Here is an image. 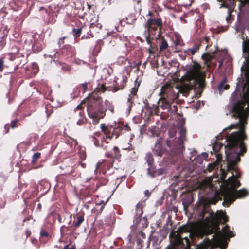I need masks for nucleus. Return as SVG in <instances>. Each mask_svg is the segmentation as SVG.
<instances>
[{"label": "nucleus", "instance_id": "nucleus-1", "mask_svg": "<svg viewBox=\"0 0 249 249\" xmlns=\"http://www.w3.org/2000/svg\"><path fill=\"white\" fill-rule=\"evenodd\" d=\"M245 61L241 67V76L237 79L238 82L234 92L231 95L229 104L227 106V115L238 119V122L231 124L229 127L223 130L222 134L216 137L217 142L213 146V151L217 153L223 146L218 141L225 137L226 144L225 153L227 160V169L232 171V175L227 180L228 186L223 191L224 202L223 204L228 206L236 199L243 197L248 194L244 189L236 191L235 188L240 186L236 179L241 173L236 164L240 161V156L246 152L243 142L246 136L243 127L247 124L249 114V51H243Z\"/></svg>", "mask_w": 249, "mask_h": 249}, {"label": "nucleus", "instance_id": "nucleus-2", "mask_svg": "<svg viewBox=\"0 0 249 249\" xmlns=\"http://www.w3.org/2000/svg\"><path fill=\"white\" fill-rule=\"evenodd\" d=\"M87 110L89 117L92 120V124L96 125L100 119L104 118L106 108L103 107L102 99L93 93L88 100Z\"/></svg>", "mask_w": 249, "mask_h": 249}, {"label": "nucleus", "instance_id": "nucleus-3", "mask_svg": "<svg viewBox=\"0 0 249 249\" xmlns=\"http://www.w3.org/2000/svg\"><path fill=\"white\" fill-rule=\"evenodd\" d=\"M179 136L177 141L172 142V138L176 135V131L174 129L169 131V139L167 140V145L171 149L173 153L176 154H180L184 149V142L186 141V128L183 124H181L179 127Z\"/></svg>", "mask_w": 249, "mask_h": 249}, {"label": "nucleus", "instance_id": "nucleus-4", "mask_svg": "<svg viewBox=\"0 0 249 249\" xmlns=\"http://www.w3.org/2000/svg\"><path fill=\"white\" fill-rule=\"evenodd\" d=\"M200 65L194 62L187 70L186 74L182 77V79L189 82V89L195 88L196 83H198L199 86L203 87L202 79L204 74L200 71Z\"/></svg>", "mask_w": 249, "mask_h": 249}, {"label": "nucleus", "instance_id": "nucleus-5", "mask_svg": "<svg viewBox=\"0 0 249 249\" xmlns=\"http://www.w3.org/2000/svg\"><path fill=\"white\" fill-rule=\"evenodd\" d=\"M142 206V202H139L136 206L133 228L138 229L140 231L139 235L144 238L145 237V234L141 230L147 226L148 222L145 217H141L143 213Z\"/></svg>", "mask_w": 249, "mask_h": 249}, {"label": "nucleus", "instance_id": "nucleus-6", "mask_svg": "<svg viewBox=\"0 0 249 249\" xmlns=\"http://www.w3.org/2000/svg\"><path fill=\"white\" fill-rule=\"evenodd\" d=\"M162 25L161 20L160 18L153 19L149 18L145 24L146 30L144 32V36L148 44L151 43L150 36L155 35L158 28H160Z\"/></svg>", "mask_w": 249, "mask_h": 249}, {"label": "nucleus", "instance_id": "nucleus-7", "mask_svg": "<svg viewBox=\"0 0 249 249\" xmlns=\"http://www.w3.org/2000/svg\"><path fill=\"white\" fill-rule=\"evenodd\" d=\"M177 97V95L171 89H167L165 91L162 90L161 97L159 99V106L163 109H169L171 104Z\"/></svg>", "mask_w": 249, "mask_h": 249}, {"label": "nucleus", "instance_id": "nucleus-8", "mask_svg": "<svg viewBox=\"0 0 249 249\" xmlns=\"http://www.w3.org/2000/svg\"><path fill=\"white\" fill-rule=\"evenodd\" d=\"M222 232L218 231L217 234H215L213 236L212 239L213 240V243L217 246H220L221 249H225L227 246V243L225 242H223L225 237L234 236L233 232L230 230V227L228 225L224 226L222 228Z\"/></svg>", "mask_w": 249, "mask_h": 249}, {"label": "nucleus", "instance_id": "nucleus-9", "mask_svg": "<svg viewBox=\"0 0 249 249\" xmlns=\"http://www.w3.org/2000/svg\"><path fill=\"white\" fill-rule=\"evenodd\" d=\"M205 211L204 207L202 210V212L200 213V216L202 219L205 218L208 221H215L218 222V221H222L223 223L226 222L228 220V217L226 215L225 212L220 211L215 213L214 212H211L208 213V216H205Z\"/></svg>", "mask_w": 249, "mask_h": 249}, {"label": "nucleus", "instance_id": "nucleus-10", "mask_svg": "<svg viewBox=\"0 0 249 249\" xmlns=\"http://www.w3.org/2000/svg\"><path fill=\"white\" fill-rule=\"evenodd\" d=\"M188 231V228L185 225L180 227L178 229L177 240L178 244L183 245L184 246L189 247L190 243V239L192 238V234L191 233H188L189 238H188V236H184L182 234L183 232H185Z\"/></svg>", "mask_w": 249, "mask_h": 249}, {"label": "nucleus", "instance_id": "nucleus-11", "mask_svg": "<svg viewBox=\"0 0 249 249\" xmlns=\"http://www.w3.org/2000/svg\"><path fill=\"white\" fill-rule=\"evenodd\" d=\"M129 74V72L127 70H125L118 74L115 78L114 85L117 90L122 89L125 86Z\"/></svg>", "mask_w": 249, "mask_h": 249}, {"label": "nucleus", "instance_id": "nucleus-12", "mask_svg": "<svg viewBox=\"0 0 249 249\" xmlns=\"http://www.w3.org/2000/svg\"><path fill=\"white\" fill-rule=\"evenodd\" d=\"M100 128L102 131L105 135L106 138L111 140L114 135H115V138L117 139L119 137V134L114 131L111 134V128L107 126L105 124H100ZM102 143L105 140V137H101Z\"/></svg>", "mask_w": 249, "mask_h": 249}, {"label": "nucleus", "instance_id": "nucleus-13", "mask_svg": "<svg viewBox=\"0 0 249 249\" xmlns=\"http://www.w3.org/2000/svg\"><path fill=\"white\" fill-rule=\"evenodd\" d=\"M66 37L60 38L58 42V44L61 49L62 53L64 54L66 53V55H69L73 53L74 50L73 47L70 45H65L61 47V45L64 43V39Z\"/></svg>", "mask_w": 249, "mask_h": 249}, {"label": "nucleus", "instance_id": "nucleus-14", "mask_svg": "<svg viewBox=\"0 0 249 249\" xmlns=\"http://www.w3.org/2000/svg\"><path fill=\"white\" fill-rule=\"evenodd\" d=\"M154 154L158 157H162L164 153V149L161 145L160 138L158 139L152 150Z\"/></svg>", "mask_w": 249, "mask_h": 249}, {"label": "nucleus", "instance_id": "nucleus-15", "mask_svg": "<svg viewBox=\"0 0 249 249\" xmlns=\"http://www.w3.org/2000/svg\"><path fill=\"white\" fill-rule=\"evenodd\" d=\"M138 85L137 87H134L131 89L130 90V94L129 95V97L127 99V106L128 110H130L132 105V99L134 98L135 96H136V94L138 91V87L139 86Z\"/></svg>", "mask_w": 249, "mask_h": 249}, {"label": "nucleus", "instance_id": "nucleus-16", "mask_svg": "<svg viewBox=\"0 0 249 249\" xmlns=\"http://www.w3.org/2000/svg\"><path fill=\"white\" fill-rule=\"evenodd\" d=\"M200 49L199 44H194L192 47L188 48L184 51V53L187 55H193Z\"/></svg>", "mask_w": 249, "mask_h": 249}, {"label": "nucleus", "instance_id": "nucleus-17", "mask_svg": "<svg viewBox=\"0 0 249 249\" xmlns=\"http://www.w3.org/2000/svg\"><path fill=\"white\" fill-rule=\"evenodd\" d=\"M87 89V83H85L81 84L78 86L77 87L74 89V97H76L79 95L81 90L82 93H84Z\"/></svg>", "mask_w": 249, "mask_h": 249}, {"label": "nucleus", "instance_id": "nucleus-18", "mask_svg": "<svg viewBox=\"0 0 249 249\" xmlns=\"http://www.w3.org/2000/svg\"><path fill=\"white\" fill-rule=\"evenodd\" d=\"M226 79L224 78L218 85V90L221 94L224 90H227L229 88V85L226 83Z\"/></svg>", "mask_w": 249, "mask_h": 249}, {"label": "nucleus", "instance_id": "nucleus-19", "mask_svg": "<svg viewBox=\"0 0 249 249\" xmlns=\"http://www.w3.org/2000/svg\"><path fill=\"white\" fill-rule=\"evenodd\" d=\"M84 220V217L83 215H77L73 222L72 226L76 229L80 226Z\"/></svg>", "mask_w": 249, "mask_h": 249}, {"label": "nucleus", "instance_id": "nucleus-20", "mask_svg": "<svg viewBox=\"0 0 249 249\" xmlns=\"http://www.w3.org/2000/svg\"><path fill=\"white\" fill-rule=\"evenodd\" d=\"M213 55V54H211L209 53H205L202 55V58L207 67H210L209 62L212 60Z\"/></svg>", "mask_w": 249, "mask_h": 249}, {"label": "nucleus", "instance_id": "nucleus-21", "mask_svg": "<svg viewBox=\"0 0 249 249\" xmlns=\"http://www.w3.org/2000/svg\"><path fill=\"white\" fill-rule=\"evenodd\" d=\"M157 171L155 167L153 164L151 165H148L147 168V174L149 176L154 178L157 176Z\"/></svg>", "mask_w": 249, "mask_h": 249}, {"label": "nucleus", "instance_id": "nucleus-22", "mask_svg": "<svg viewBox=\"0 0 249 249\" xmlns=\"http://www.w3.org/2000/svg\"><path fill=\"white\" fill-rule=\"evenodd\" d=\"M101 134L100 132H96L94 133V136H92L91 137V141L93 142L94 145L96 147L99 146V142L96 137H101Z\"/></svg>", "mask_w": 249, "mask_h": 249}, {"label": "nucleus", "instance_id": "nucleus-23", "mask_svg": "<svg viewBox=\"0 0 249 249\" xmlns=\"http://www.w3.org/2000/svg\"><path fill=\"white\" fill-rule=\"evenodd\" d=\"M191 153L192 154H196V151L192 152ZM190 160H191L192 161L196 160H197L196 162H197L199 163H202L203 162L202 159L201 157H200V156H199V155H197V156H196L195 155H194V156L193 155L192 156H191L190 157Z\"/></svg>", "mask_w": 249, "mask_h": 249}, {"label": "nucleus", "instance_id": "nucleus-24", "mask_svg": "<svg viewBox=\"0 0 249 249\" xmlns=\"http://www.w3.org/2000/svg\"><path fill=\"white\" fill-rule=\"evenodd\" d=\"M145 159L148 165H151L153 164L154 159L152 155L150 153L146 154Z\"/></svg>", "mask_w": 249, "mask_h": 249}, {"label": "nucleus", "instance_id": "nucleus-25", "mask_svg": "<svg viewBox=\"0 0 249 249\" xmlns=\"http://www.w3.org/2000/svg\"><path fill=\"white\" fill-rule=\"evenodd\" d=\"M81 105H78L77 107L74 110V112L75 114H78L80 118H84L83 114L84 112L81 109Z\"/></svg>", "mask_w": 249, "mask_h": 249}, {"label": "nucleus", "instance_id": "nucleus-26", "mask_svg": "<svg viewBox=\"0 0 249 249\" xmlns=\"http://www.w3.org/2000/svg\"><path fill=\"white\" fill-rule=\"evenodd\" d=\"M168 47V44L167 42L165 39H162L159 47L160 51H162L166 49Z\"/></svg>", "mask_w": 249, "mask_h": 249}, {"label": "nucleus", "instance_id": "nucleus-27", "mask_svg": "<svg viewBox=\"0 0 249 249\" xmlns=\"http://www.w3.org/2000/svg\"><path fill=\"white\" fill-rule=\"evenodd\" d=\"M83 28V27L79 28H73L72 30V32L73 36L75 37H77L79 36L81 34L82 32V29Z\"/></svg>", "mask_w": 249, "mask_h": 249}, {"label": "nucleus", "instance_id": "nucleus-28", "mask_svg": "<svg viewBox=\"0 0 249 249\" xmlns=\"http://www.w3.org/2000/svg\"><path fill=\"white\" fill-rule=\"evenodd\" d=\"M181 38L180 36H175V38L173 40L175 46L181 45Z\"/></svg>", "mask_w": 249, "mask_h": 249}, {"label": "nucleus", "instance_id": "nucleus-29", "mask_svg": "<svg viewBox=\"0 0 249 249\" xmlns=\"http://www.w3.org/2000/svg\"><path fill=\"white\" fill-rule=\"evenodd\" d=\"M41 154L39 152H36L34 154L32 158V163H34L40 158Z\"/></svg>", "mask_w": 249, "mask_h": 249}, {"label": "nucleus", "instance_id": "nucleus-30", "mask_svg": "<svg viewBox=\"0 0 249 249\" xmlns=\"http://www.w3.org/2000/svg\"><path fill=\"white\" fill-rule=\"evenodd\" d=\"M148 133H150L151 136H154L157 133V128L155 126L150 127L148 129Z\"/></svg>", "mask_w": 249, "mask_h": 249}, {"label": "nucleus", "instance_id": "nucleus-31", "mask_svg": "<svg viewBox=\"0 0 249 249\" xmlns=\"http://www.w3.org/2000/svg\"><path fill=\"white\" fill-rule=\"evenodd\" d=\"M127 60V59L124 56H120L118 58L117 63L119 65H122Z\"/></svg>", "mask_w": 249, "mask_h": 249}, {"label": "nucleus", "instance_id": "nucleus-32", "mask_svg": "<svg viewBox=\"0 0 249 249\" xmlns=\"http://www.w3.org/2000/svg\"><path fill=\"white\" fill-rule=\"evenodd\" d=\"M95 27L98 28L99 29H100L102 28V25L100 24H99V23H96V24L92 23V24H90L89 28L91 30H93L94 29V28H95Z\"/></svg>", "mask_w": 249, "mask_h": 249}, {"label": "nucleus", "instance_id": "nucleus-33", "mask_svg": "<svg viewBox=\"0 0 249 249\" xmlns=\"http://www.w3.org/2000/svg\"><path fill=\"white\" fill-rule=\"evenodd\" d=\"M104 162H105V160H103L102 161H99L96 165V168H95V170H94V173L95 174H97L98 173V169L100 167V166L101 165V164L104 163Z\"/></svg>", "mask_w": 249, "mask_h": 249}, {"label": "nucleus", "instance_id": "nucleus-34", "mask_svg": "<svg viewBox=\"0 0 249 249\" xmlns=\"http://www.w3.org/2000/svg\"><path fill=\"white\" fill-rule=\"evenodd\" d=\"M113 150L115 153V156H116V158H118V159L120 158L121 157V155L119 153V148L117 146H114L113 147Z\"/></svg>", "mask_w": 249, "mask_h": 249}, {"label": "nucleus", "instance_id": "nucleus-35", "mask_svg": "<svg viewBox=\"0 0 249 249\" xmlns=\"http://www.w3.org/2000/svg\"><path fill=\"white\" fill-rule=\"evenodd\" d=\"M63 249H76L75 245L68 244L64 247Z\"/></svg>", "mask_w": 249, "mask_h": 249}, {"label": "nucleus", "instance_id": "nucleus-36", "mask_svg": "<svg viewBox=\"0 0 249 249\" xmlns=\"http://www.w3.org/2000/svg\"><path fill=\"white\" fill-rule=\"evenodd\" d=\"M192 203V201L189 200L188 201L186 202V200H183L182 201V204L184 206V209H186L189 205H190Z\"/></svg>", "mask_w": 249, "mask_h": 249}, {"label": "nucleus", "instance_id": "nucleus-37", "mask_svg": "<svg viewBox=\"0 0 249 249\" xmlns=\"http://www.w3.org/2000/svg\"><path fill=\"white\" fill-rule=\"evenodd\" d=\"M18 121V120L15 119L11 121V127L12 128L16 127L17 125V122Z\"/></svg>", "mask_w": 249, "mask_h": 249}, {"label": "nucleus", "instance_id": "nucleus-38", "mask_svg": "<svg viewBox=\"0 0 249 249\" xmlns=\"http://www.w3.org/2000/svg\"><path fill=\"white\" fill-rule=\"evenodd\" d=\"M74 62L77 65H82L85 63V62L78 58H75L74 60Z\"/></svg>", "mask_w": 249, "mask_h": 249}, {"label": "nucleus", "instance_id": "nucleus-39", "mask_svg": "<svg viewBox=\"0 0 249 249\" xmlns=\"http://www.w3.org/2000/svg\"><path fill=\"white\" fill-rule=\"evenodd\" d=\"M85 123V121L84 120V118H79L78 120L77 121V124L81 126L84 124Z\"/></svg>", "mask_w": 249, "mask_h": 249}, {"label": "nucleus", "instance_id": "nucleus-40", "mask_svg": "<svg viewBox=\"0 0 249 249\" xmlns=\"http://www.w3.org/2000/svg\"><path fill=\"white\" fill-rule=\"evenodd\" d=\"M3 63H4V58L1 57L0 58V71L1 72L3 70Z\"/></svg>", "mask_w": 249, "mask_h": 249}, {"label": "nucleus", "instance_id": "nucleus-41", "mask_svg": "<svg viewBox=\"0 0 249 249\" xmlns=\"http://www.w3.org/2000/svg\"><path fill=\"white\" fill-rule=\"evenodd\" d=\"M165 173V170L164 168H160L157 170V175H160Z\"/></svg>", "mask_w": 249, "mask_h": 249}, {"label": "nucleus", "instance_id": "nucleus-42", "mask_svg": "<svg viewBox=\"0 0 249 249\" xmlns=\"http://www.w3.org/2000/svg\"><path fill=\"white\" fill-rule=\"evenodd\" d=\"M80 158L82 160H84L86 158V156L84 151H83L82 152H80Z\"/></svg>", "mask_w": 249, "mask_h": 249}, {"label": "nucleus", "instance_id": "nucleus-43", "mask_svg": "<svg viewBox=\"0 0 249 249\" xmlns=\"http://www.w3.org/2000/svg\"><path fill=\"white\" fill-rule=\"evenodd\" d=\"M62 69H64V71H67L69 69L68 67L65 64H62Z\"/></svg>", "mask_w": 249, "mask_h": 249}, {"label": "nucleus", "instance_id": "nucleus-44", "mask_svg": "<svg viewBox=\"0 0 249 249\" xmlns=\"http://www.w3.org/2000/svg\"><path fill=\"white\" fill-rule=\"evenodd\" d=\"M41 235L42 236H47L48 235V233L46 231H42L41 232Z\"/></svg>", "mask_w": 249, "mask_h": 249}, {"label": "nucleus", "instance_id": "nucleus-45", "mask_svg": "<svg viewBox=\"0 0 249 249\" xmlns=\"http://www.w3.org/2000/svg\"><path fill=\"white\" fill-rule=\"evenodd\" d=\"M235 30H236V31L237 32H240L241 31H242V28H241V27H240V26H236V28H235Z\"/></svg>", "mask_w": 249, "mask_h": 249}, {"label": "nucleus", "instance_id": "nucleus-46", "mask_svg": "<svg viewBox=\"0 0 249 249\" xmlns=\"http://www.w3.org/2000/svg\"><path fill=\"white\" fill-rule=\"evenodd\" d=\"M209 40V37H205L204 38L203 42H204L205 43H206V44H208Z\"/></svg>", "mask_w": 249, "mask_h": 249}, {"label": "nucleus", "instance_id": "nucleus-47", "mask_svg": "<svg viewBox=\"0 0 249 249\" xmlns=\"http://www.w3.org/2000/svg\"><path fill=\"white\" fill-rule=\"evenodd\" d=\"M8 128H9V124H5L4 129L5 130H6L5 133H7L8 132Z\"/></svg>", "mask_w": 249, "mask_h": 249}, {"label": "nucleus", "instance_id": "nucleus-48", "mask_svg": "<svg viewBox=\"0 0 249 249\" xmlns=\"http://www.w3.org/2000/svg\"><path fill=\"white\" fill-rule=\"evenodd\" d=\"M202 156L204 159H206L208 157V154L206 153H202Z\"/></svg>", "mask_w": 249, "mask_h": 249}, {"label": "nucleus", "instance_id": "nucleus-49", "mask_svg": "<svg viewBox=\"0 0 249 249\" xmlns=\"http://www.w3.org/2000/svg\"><path fill=\"white\" fill-rule=\"evenodd\" d=\"M125 129L127 131H129L130 130V127L129 126L128 124H126L125 125Z\"/></svg>", "mask_w": 249, "mask_h": 249}, {"label": "nucleus", "instance_id": "nucleus-50", "mask_svg": "<svg viewBox=\"0 0 249 249\" xmlns=\"http://www.w3.org/2000/svg\"><path fill=\"white\" fill-rule=\"evenodd\" d=\"M89 36L88 35H84L82 36L81 39H88L89 38Z\"/></svg>", "mask_w": 249, "mask_h": 249}, {"label": "nucleus", "instance_id": "nucleus-51", "mask_svg": "<svg viewBox=\"0 0 249 249\" xmlns=\"http://www.w3.org/2000/svg\"><path fill=\"white\" fill-rule=\"evenodd\" d=\"M137 242V244L138 245H141L142 244V240L141 239H138Z\"/></svg>", "mask_w": 249, "mask_h": 249}, {"label": "nucleus", "instance_id": "nucleus-52", "mask_svg": "<svg viewBox=\"0 0 249 249\" xmlns=\"http://www.w3.org/2000/svg\"><path fill=\"white\" fill-rule=\"evenodd\" d=\"M227 62H228V65L230 66L231 62V60L230 58H227Z\"/></svg>", "mask_w": 249, "mask_h": 249}, {"label": "nucleus", "instance_id": "nucleus-53", "mask_svg": "<svg viewBox=\"0 0 249 249\" xmlns=\"http://www.w3.org/2000/svg\"><path fill=\"white\" fill-rule=\"evenodd\" d=\"M73 172L72 167H71V170L66 173L67 174H71Z\"/></svg>", "mask_w": 249, "mask_h": 249}, {"label": "nucleus", "instance_id": "nucleus-54", "mask_svg": "<svg viewBox=\"0 0 249 249\" xmlns=\"http://www.w3.org/2000/svg\"><path fill=\"white\" fill-rule=\"evenodd\" d=\"M223 62L224 61L222 60V61H221L220 62H219V68H220L222 65H223Z\"/></svg>", "mask_w": 249, "mask_h": 249}, {"label": "nucleus", "instance_id": "nucleus-55", "mask_svg": "<svg viewBox=\"0 0 249 249\" xmlns=\"http://www.w3.org/2000/svg\"><path fill=\"white\" fill-rule=\"evenodd\" d=\"M129 149L130 150H132L133 148L132 147L131 145H130V146L128 147V148H127V147L123 148V149Z\"/></svg>", "mask_w": 249, "mask_h": 249}, {"label": "nucleus", "instance_id": "nucleus-56", "mask_svg": "<svg viewBox=\"0 0 249 249\" xmlns=\"http://www.w3.org/2000/svg\"><path fill=\"white\" fill-rule=\"evenodd\" d=\"M145 194L146 195L148 196V195H149V194H150V192H149V191H148V190H145Z\"/></svg>", "mask_w": 249, "mask_h": 249}, {"label": "nucleus", "instance_id": "nucleus-57", "mask_svg": "<svg viewBox=\"0 0 249 249\" xmlns=\"http://www.w3.org/2000/svg\"><path fill=\"white\" fill-rule=\"evenodd\" d=\"M128 240L130 242H131V238L132 237H131L130 236V234H129L128 236Z\"/></svg>", "mask_w": 249, "mask_h": 249}, {"label": "nucleus", "instance_id": "nucleus-58", "mask_svg": "<svg viewBox=\"0 0 249 249\" xmlns=\"http://www.w3.org/2000/svg\"><path fill=\"white\" fill-rule=\"evenodd\" d=\"M30 233H31V232L29 231H26L27 237L29 236L30 235Z\"/></svg>", "mask_w": 249, "mask_h": 249}, {"label": "nucleus", "instance_id": "nucleus-59", "mask_svg": "<svg viewBox=\"0 0 249 249\" xmlns=\"http://www.w3.org/2000/svg\"><path fill=\"white\" fill-rule=\"evenodd\" d=\"M109 110L111 111L112 112H113L114 111L113 108L112 107H109Z\"/></svg>", "mask_w": 249, "mask_h": 249}, {"label": "nucleus", "instance_id": "nucleus-60", "mask_svg": "<svg viewBox=\"0 0 249 249\" xmlns=\"http://www.w3.org/2000/svg\"><path fill=\"white\" fill-rule=\"evenodd\" d=\"M217 160H220L221 159V156H219L218 154H217Z\"/></svg>", "mask_w": 249, "mask_h": 249}, {"label": "nucleus", "instance_id": "nucleus-61", "mask_svg": "<svg viewBox=\"0 0 249 249\" xmlns=\"http://www.w3.org/2000/svg\"><path fill=\"white\" fill-rule=\"evenodd\" d=\"M81 166L83 167V168H85L86 167V164L85 163H81Z\"/></svg>", "mask_w": 249, "mask_h": 249}, {"label": "nucleus", "instance_id": "nucleus-62", "mask_svg": "<svg viewBox=\"0 0 249 249\" xmlns=\"http://www.w3.org/2000/svg\"><path fill=\"white\" fill-rule=\"evenodd\" d=\"M41 205L40 204H38V205H37V208L39 209H41Z\"/></svg>", "mask_w": 249, "mask_h": 249}, {"label": "nucleus", "instance_id": "nucleus-63", "mask_svg": "<svg viewBox=\"0 0 249 249\" xmlns=\"http://www.w3.org/2000/svg\"><path fill=\"white\" fill-rule=\"evenodd\" d=\"M56 55H57V53H54V56H56Z\"/></svg>", "mask_w": 249, "mask_h": 249}, {"label": "nucleus", "instance_id": "nucleus-64", "mask_svg": "<svg viewBox=\"0 0 249 249\" xmlns=\"http://www.w3.org/2000/svg\"><path fill=\"white\" fill-rule=\"evenodd\" d=\"M140 0H138V1H137V3H139V2H140Z\"/></svg>", "mask_w": 249, "mask_h": 249}]
</instances>
